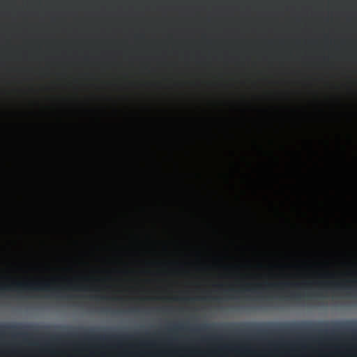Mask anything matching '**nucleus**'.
<instances>
[{"label": "nucleus", "mask_w": 357, "mask_h": 357, "mask_svg": "<svg viewBox=\"0 0 357 357\" xmlns=\"http://www.w3.org/2000/svg\"><path fill=\"white\" fill-rule=\"evenodd\" d=\"M14 287L17 291H50L56 293L59 289L54 288L48 282L43 283H15L14 285H1L0 286V292L13 291Z\"/></svg>", "instance_id": "f257e3e1"}, {"label": "nucleus", "mask_w": 357, "mask_h": 357, "mask_svg": "<svg viewBox=\"0 0 357 357\" xmlns=\"http://www.w3.org/2000/svg\"><path fill=\"white\" fill-rule=\"evenodd\" d=\"M67 337L70 338H80L89 341H100V342H121L133 338L132 335H96L93 332H86L82 335L76 333H70Z\"/></svg>", "instance_id": "f03ea898"}, {"label": "nucleus", "mask_w": 357, "mask_h": 357, "mask_svg": "<svg viewBox=\"0 0 357 357\" xmlns=\"http://www.w3.org/2000/svg\"><path fill=\"white\" fill-rule=\"evenodd\" d=\"M269 326H278V329L276 330H268V329H260L257 331V334L259 336L269 335L272 334L279 333H292L298 332L299 331H307L312 329L314 326H317L312 324H269Z\"/></svg>", "instance_id": "7ed1b4c3"}, {"label": "nucleus", "mask_w": 357, "mask_h": 357, "mask_svg": "<svg viewBox=\"0 0 357 357\" xmlns=\"http://www.w3.org/2000/svg\"><path fill=\"white\" fill-rule=\"evenodd\" d=\"M357 322L347 321L342 324H333V328L331 330H318V334L321 335L333 334L336 335L342 332L351 333V335L357 337Z\"/></svg>", "instance_id": "20e7f679"}, {"label": "nucleus", "mask_w": 357, "mask_h": 357, "mask_svg": "<svg viewBox=\"0 0 357 357\" xmlns=\"http://www.w3.org/2000/svg\"><path fill=\"white\" fill-rule=\"evenodd\" d=\"M31 328L23 327L17 324L0 325V336L10 335L26 337H28V333L23 331V330Z\"/></svg>", "instance_id": "39448f33"}, {"label": "nucleus", "mask_w": 357, "mask_h": 357, "mask_svg": "<svg viewBox=\"0 0 357 357\" xmlns=\"http://www.w3.org/2000/svg\"><path fill=\"white\" fill-rule=\"evenodd\" d=\"M292 285V284L289 282L281 283V284H268V287H289Z\"/></svg>", "instance_id": "423d86ee"}, {"label": "nucleus", "mask_w": 357, "mask_h": 357, "mask_svg": "<svg viewBox=\"0 0 357 357\" xmlns=\"http://www.w3.org/2000/svg\"><path fill=\"white\" fill-rule=\"evenodd\" d=\"M335 287L338 289H347V287L343 283H335Z\"/></svg>", "instance_id": "0eeeda50"}, {"label": "nucleus", "mask_w": 357, "mask_h": 357, "mask_svg": "<svg viewBox=\"0 0 357 357\" xmlns=\"http://www.w3.org/2000/svg\"><path fill=\"white\" fill-rule=\"evenodd\" d=\"M208 329H210L209 325H206V326H203L202 328H201V330H202L203 331H206Z\"/></svg>", "instance_id": "6e6552de"}, {"label": "nucleus", "mask_w": 357, "mask_h": 357, "mask_svg": "<svg viewBox=\"0 0 357 357\" xmlns=\"http://www.w3.org/2000/svg\"><path fill=\"white\" fill-rule=\"evenodd\" d=\"M236 331L241 332V333L248 332L247 330H236Z\"/></svg>", "instance_id": "1a4fd4ad"}, {"label": "nucleus", "mask_w": 357, "mask_h": 357, "mask_svg": "<svg viewBox=\"0 0 357 357\" xmlns=\"http://www.w3.org/2000/svg\"><path fill=\"white\" fill-rule=\"evenodd\" d=\"M292 297L296 298H299V294L294 295V296H292Z\"/></svg>", "instance_id": "9d476101"}]
</instances>
